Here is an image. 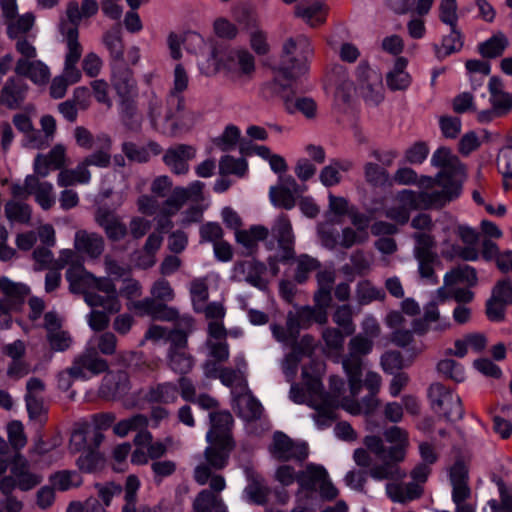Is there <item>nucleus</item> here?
Wrapping results in <instances>:
<instances>
[{
  "label": "nucleus",
  "mask_w": 512,
  "mask_h": 512,
  "mask_svg": "<svg viewBox=\"0 0 512 512\" xmlns=\"http://www.w3.org/2000/svg\"><path fill=\"white\" fill-rule=\"evenodd\" d=\"M431 165L441 168V171L434 179H425L442 189L431 192L402 190L400 199L411 209H440L461 195L465 171L458 157L452 155L449 148L439 147L431 157Z\"/></svg>",
  "instance_id": "1"
},
{
  "label": "nucleus",
  "mask_w": 512,
  "mask_h": 512,
  "mask_svg": "<svg viewBox=\"0 0 512 512\" xmlns=\"http://www.w3.org/2000/svg\"><path fill=\"white\" fill-rule=\"evenodd\" d=\"M313 55V48L308 37L297 35L290 37L282 45V51L277 67L282 77L289 81H297L309 70V59Z\"/></svg>",
  "instance_id": "2"
},
{
  "label": "nucleus",
  "mask_w": 512,
  "mask_h": 512,
  "mask_svg": "<svg viewBox=\"0 0 512 512\" xmlns=\"http://www.w3.org/2000/svg\"><path fill=\"white\" fill-rule=\"evenodd\" d=\"M189 78L182 64L174 69L173 88L166 99L165 126L162 134L173 137L180 129L181 114L185 108V99L181 95L188 87Z\"/></svg>",
  "instance_id": "3"
},
{
  "label": "nucleus",
  "mask_w": 512,
  "mask_h": 512,
  "mask_svg": "<svg viewBox=\"0 0 512 512\" xmlns=\"http://www.w3.org/2000/svg\"><path fill=\"white\" fill-rule=\"evenodd\" d=\"M384 437L391 444L389 448H386L382 438L376 435H367L363 443L367 450L380 460L389 458L403 461L409 444L407 433L398 426H392L384 431Z\"/></svg>",
  "instance_id": "4"
},
{
  "label": "nucleus",
  "mask_w": 512,
  "mask_h": 512,
  "mask_svg": "<svg viewBox=\"0 0 512 512\" xmlns=\"http://www.w3.org/2000/svg\"><path fill=\"white\" fill-rule=\"evenodd\" d=\"M272 237L278 243V252L275 257L268 258V265L273 275L279 273L278 262L288 263L296 257L294 250L295 236L292 224L286 214H280L271 227Z\"/></svg>",
  "instance_id": "5"
},
{
  "label": "nucleus",
  "mask_w": 512,
  "mask_h": 512,
  "mask_svg": "<svg viewBox=\"0 0 512 512\" xmlns=\"http://www.w3.org/2000/svg\"><path fill=\"white\" fill-rule=\"evenodd\" d=\"M373 347L372 341L362 335L353 337L349 342V355L342 360L343 369L347 375L350 393L358 395L362 389V359L361 355L368 354Z\"/></svg>",
  "instance_id": "6"
},
{
  "label": "nucleus",
  "mask_w": 512,
  "mask_h": 512,
  "mask_svg": "<svg viewBox=\"0 0 512 512\" xmlns=\"http://www.w3.org/2000/svg\"><path fill=\"white\" fill-rule=\"evenodd\" d=\"M428 398L434 411L441 413L447 421L461 420L464 409L461 398L441 383H433L428 390Z\"/></svg>",
  "instance_id": "7"
},
{
  "label": "nucleus",
  "mask_w": 512,
  "mask_h": 512,
  "mask_svg": "<svg viewBox=\"0 0 512 512\" xmlns=\"http://www.w3.org/2000/svg\"><path fill=\"white\" fill-rule=\"evenodd\" d=\"M271 456L280 462L295 461L302 463L309 454V448L304 441H294L281 431L273 434L272 443L269 446Z\"/></svg>",
  "instance_id": "8"
},
{
  "label": "nucleus",
  "mask_w": 512,
  "mask_h": 512,
  "mask_svg": "<svg viewBox=\"0 0 512 512\" xmlns=\"http://www.w3.org/2000/svg\"><path fill=\"white\" fill-rule=\"evenodd\" d=\"M109 370L108 361L99 355L95 347H86L83 352L77 355L69 373L73 379L87 380L91 376H98Z\"/></svg>",
  "instance_id": "9"
},
{
  "label": "nucleus",
  "mask_w": 512,
  "mask_h": 512,
  "mask_svg": "<svg viewBox=\"0 0 512 512\" xmlns=\"http://www.w3.org/2000/svg\"><path fill=\"white\" fill-rule=\"evenodd\" d=\"M291 88L290 83H282L277 78L267 82L263 86V91L270 95H279L285 104L286 111L289 114L300 112L306 118L312 119L317 113V104L311 97H298L294 101L286 95V91Z\"/></svg>",
  "instance_id": "10"
},
{
  "label": "nucleus",
  "mask_w": 512,
  "mask_h": 512,
  "mask_svg": "<svg viewBox=\"0 0 512 512\" xmlns=\"http://www.w3.org/2000/svg\"><path fill=\"white\" fill-rule=\"evenodd\" d=\"M361 96L368 103L378 105L383 100L382 76L373 70L367 62H361L356 69Z\"/></svg>",
  "instance_id": "11"
},
{
  "label": "nucleus",
  "mask_w": 512,
  "mask_h": 512,
  "mask_svg": "<svg viewBox=\"0 0 512 512\" xmlns=\"http://www.w3.org/2000/svg\"><path fill=\"white\" fill-rule=\"evenodd\" d=\"M103 377L99 395L106 400H115L128 394L130 390V380L128 373L123 370L105 372Z\"/></svg>",
  "instance_id": "12"
},
{
  "label": "nucleus",
  "mask_w": 512,
  "mask_h": 512,
  "mask_svg": "<svg viewBox=\"0 0 512 512\" xmlns=\"http://www.w3.org/2000/svg\"><path fill=\"white\" fill-rule=\"evenodd\" d=\"M327 321V312L317 307L303 306L297 311H289L287 314V326L294 333H300L301 329H307L313 323L324 324Z\"/></svg>",
  "instance_id": "13"
},
{
  "label": "nucleus",
  "mask_w": 512,
  "mask_h": 512,
  "mask_svg": "<svg viewBox=\"0 0 512 512\" xmlns=\"http://www.w3.org/2000/svg\"><path fill=\"white\" fill-rule=\"evenodd\" d=\"M196 155V149L188 144H177L166 150L163 161L176 175H184L189 171V160Z\"/></svg>",
  "instance_id": "14"
},
{
  "label": "nucleus",
  "mask_w": 512,
  "mask_h": 512,
  "mask_svg": "<svg viewBox=\"0 0 512 512\" xmlns=\"http://www.w3.org/2000/svg\"><path fill=\"white\" fill-rule=\"evenodd\" d=\"M209 418L211 426L206 434L207 442H235L231 433L234 420L229 411L211 412Z\"/></svg>",
  "instance_id": "15"
},
{
  "label": "nucleus",
  "mask_w": 512,
  "mask_h": 512,
  "mask_svg": "<svg viewBox=\"0 0 512 512\" xmlns=\"http://www.w3.org/2000/svg\"><path fill=\"white\" fill-rule=\"evenodd\" d=\"M29 90L28 84L21 78L9 77L0 92L2 105L9 110H17L25 102Z\"/></svg>",
  "instance_id": "16"
},
{
  "label": "nucleus",
  "mask_w": 512,
  "mask_h": 512,
  "mask_svg": "<svg viewBox=\"0 0 512 512\" xmlns=\"http://www.w3.org/2000/svg\"><path fill=\"white\" fill-rule=\"evenodd\" d=\"M387 497L394 503L407 504L420 499L424 494V487L420 483L401 481L388 482L385 486Z\"/></svg>",
  "instance_id": "17"
},
{
  "label": "nucleus",
  "mask_w": 512,
  "mask_h": 512,
  "mask_svg": "<svg viewBox=\"0 0 512 512\" xmlns=\"http://www.w3.org/2000/svg\"><path fill=\"white\" fill-rule=\"evenodd\" d=\"M267 270L266 265L256 259L238 261L234 265V271L244 277V280L259 290H266L268 282L263 278Z\"/></svg>",
  "instance_id": "18"
},
{
  "label": "nucleus",
  "mask_w": 512,
  "mask_h": 512,
  "mask_svg": "<svg viewBox=\"0 0 512 512\" xmlns=\"http://www.w3.org/2000/svg\"><path fill=\"white\" fill-rule=\"evenodd\" d=\"M324 478H327V471L323 466L313 463L308 464L304 470L297 473V483L299 485L297 495L305 492V496L310 497L317 492Z\"/></svg>",
  "instance_id": "19"
},
{
  "label": "nucleus",
  "mask_w": 512,
  "mask_h": 512,
  "mask_svg": "<svg viewBox=\"0 0 512 512\" xmlns=\"http://www.w3.org/2000/svg\"><path fill=\"white\" fill-rule=\"evenodd\" d=\"M95 220L104 229L108 239L113 242L124 239L128 233L127 226L114 212L107 208H99Z\"/></svg>",
  "instance_id": "20"
},
{
  "label": "nucleus",
  "mask_w": 512,
  "mask_h": 512,
  "mask_svg": "<svg viewBox=\"0 0 512 512\" xmlns=\"http://www.w3.org/2000/svg\"><path fill=\"white\" fill-rule=\"evenodd\" d=\"M134 308L160 321H174L179 316L177 309L167 306L165 302H158L149 297L136 301Z\"/></svg>",
  "instance_id": "21"
},
{
  "label": "nucleus",
  "mask_w": 512,
  "mask_h": 512,
  "mask_svg": "<svg viewBox=\"0 0 512 512\" xmlns=\"http://www.w3.org/2000/svg\"><path fill=\"white\" fill-rule=\"evenodd\" d=\"M111 81L118 97H126L135 93L136 80L133 71L124 62L112 64Z\"/></svg>",
  "instance_id": "22"
},
{
  "label": "nucleus",
  "mask_w": 512,
  "mask_h": 512,
  "mask_svg": "<svg viewBox=\"0 0 512 512\" xmlns=\"http://www.w3.org/2000/svg\"><path fill=\"white\" fill-rule=\"evenodd\" d=\"M14 71L18 76L29 78L36 84H45L50 77L48 66L40 60L18 59Z\"/></svg>",
  "instance_id": "23"
},
{
  "label": "nucleus",
  "mask_w": 512,
  "mask_h": 512,
  "mask_svg": "<svg viewBox=\"0 0 512 512\" xmlns=\"http://www.w3.org/2000/svg\"><path fill=\"white\" fill-rule=\"evenodd\" d=\"M74 247L77 252L86 254L91 258L99 257L104 250L103 237L97 233L79 230L75 233Z\"/></svg>",
  "instance_id": "24"
},
{
  "label": "nucleus",
  "mask_w": 512,
  "mask_h": 512,
  "mask_svg": "<svg viewBox=\"0 0 512 512\" xmlns=\"http://www.w3.org/2000/svg\"><path fill=\"white\" fill-rule=\"evenodd\" d=\"M449 481L452 486V497L460 499L466 494H471L469 487V470L463 460H456L450 467Z\"/></svg>",
  "instance_id": "25"
},
{
  "label": "nucleus",
  "mask_w": 512,
  "mask_h": 512,
  "mask_svg": "<svg viewBox=\"0 0 512 512\" xmlns=\"http://www.w3.org/2000/svg\"><path fill=\"white\" fill-rule=\"evenodd\" d=\"M208 443L209 446L206 447L204 456L209 466L216 470L225 468L228 464L230 453L235 447V442L226 443L214 440Z\"/></svg>",
  "instance_id": "26"
},
{
  "label": "nucleus",
  "mask_w": 512,
  "mask_h": 512,
  "mask_svg": "<svg viewBox=\"0 0 512 512\" xmlns=\"http://www.w3.org/2000/svg\"><path fill=\"white\" fill-rule=\"evenodd\" d=\"M381 464L374 465L369 469V476L376 481L389 480L391 482L402 481L407 473L400 468L401 461L386 458Z\"/></svg>",
  "instance_id": "27"
},
{
  "label": "nucleus",
  "mask_w": 512,
  "mask_h": 512,
  "mask_svg": "<svg viewBox=\"0 0 512 512\" xmlns=\"http://www.w3.org/2000/svg\"><path fill=\"white\" fill-rule=\"evenodd\" d=\"M224 66L229 71L238 68L241 74L249 75L255 71V59L246 49L231 50L224 60Z\"/></svg>",
  "instance_id": "28"
},
{
  "label": "nucleus",
  "mask_w": 512,
  "mask_h": 512,
  "mask_svg": "<svg viewBox=\"0 0 512 512\" xmlns=\"http://www.w3.org/2000/svg\"><path fill=\"white\" fill-rule=\"evenodd\" d=\"M119 99V116L123 125L131 131H137L141 127V120L137 113L138 109L134 94L119 97Z\"/></svg>",
  "instance_id": "29"
},
{
  "label": "nucleus",
  "mask_w": 512,
  "mask_h": 512,
  "mask_svg": "<svg viewBox=\"0 0 512 512\" xmlns=\"http://www.w3.org/2000/svg\"><path fill=\"white\" fill-rule=\"evenodd\" d=\"M407 60L404 57H398L394 63L393 69L386 75V83L390 90H406L411 84V77L405 71Z\"/></svg>",
  "instance_id": "30"
},
{
  "label": "nucleus",
  "mask_w": 512,
  "mask_h": 512,
  "mask_svg": "<svg viewBox=\"0 0 512 512\" xmlns=\"http://www.w3.org/2000/svg\"><path fill=\"white\" fill-rule=\"evenodd\" d=\"M464 45V36L458 26L450 27V33L442 38L441 45L435 44L434 50L438 59L459 52Z\"/></svg>",
  "instance_id": "31"
},
{
  "label": "nucleus",
  "mask_w": 512,
  "mask_h": 512,
  "mask_svg": "<svg viewBox=\"0 0 512 512\" xmlns=\"http://www.w3.org/2000/svg\"><path fill=\"white\" fill-rule=\"evenodd\" d=\"M377 394L368 393L361 401H357L351 394V397H343L341 407L352 415L371 414L377 408L379 401L376 397ZM357 395H355L356 397Z\"/></svg>",
  "instance_id": "32"
},
{
  "label": "nucleus",
  "mask_w": 512,
  "mask_h": 512,
  "mask_svg": "<svg viewBox=\"0 0 512 512\" xmlns=\"http://www.w3.org/2000/svg\"><path fill=\"white\" fill-rule=\"evenodd\" d=\"M268 234L269 230L265 226L253 225L249 230H237L235 238L237 243L241 244L251 254L256 250L258 241L265 240Z\"/></svg>",
  "instance_id": "33"
},
{
  "label": "nucleus",
  "mask_w": 512,
  "mask_h": 512,
  "mask_svg": "<svg viewBox=\"0 0 512 512\" xmlns=\"http://www.w3.org/2000/svg\"><path fill=\"white\" fill-rule=\"evenodd\" d=\"M61 33L65 37L67 53L65 56V65L73 67L76 65L82 55V46L78 40L79 31L77 27H61Z\"/></svg>",
  "instance_id": "34"
},
{
  "label": "nucleus",
  "mask_w": 512,
  "mask_h": 512,
  "mask_svg": "<svg viewBox=\"0 0 512 512\" xmlns=\"http://www.w3.org/2000/svg\"><path fill=\"white\" fill-rule=\"evenodd\" d=\"M508 44V38L502 32H498L479 43L477 48L483 58L493 59L502 56Z\"/></svg>",
  "instance_id": "35"
},
{
  "label": "nucleus",
  "mask_w": 512,
  "mask_h": 512,
  "mask_svg": "<svg viewBox=\"0 0 512 512\" xmlns=\"http://www.w3.org/2000/svg\"><path fill=\"white\" fill-rule=\"evenodd\" d=\"M85 302L92 308L101 307L104 311L114 314L118 313L122 308L119 295H107L96 293L95 291L85 293Z\"/></svg>",
  "instance_id": "36"
},
{
  "label": "nucleus",
  "mask_w": 512,
  "mask_h": 512,
  "mask_svg": "<svg viewBox=\"0 0 512 512\" xmlns=\"http://www.w3.org/2000/svg\"><path fill=\"white\" fill-rule=\"evenodd\" d=\"M167 362L169 368L180 376L189 374L195 365L194 357L186 350H168Z\"/></svg>",
  "instance_id": "37"
},
{
  "label": "nucleus",
  "mask_w": 512,
  "mask_h": 512,
  "mask_svg": "<svg viewBox=\"0 0 512 512\" xmlns=\"http://www.w3.org/2000/svg\"><path fill=\"white\" fill-rule=\"evenodd\" d=\"M364 178L367 184L373 188H384L390 186L389 172L375 162H367L364 164Z\"/></svg>",
  "instance_id": "38"
},
{
  "label": "nucleus",
  "mask_w": 512,
  "mask_h": 512,
  "mask_svg": "<svg viewBox=\"0 0 512 512\" xmlns=\"http://www.w3.org/2000/svg\"><path fill=\"white\" fill-rule=\"evenodd\" d=\"M103 43L108 49L113 63L124 62V45L119 27H113L103 35Z\"/></svg>",
  "instance_id": "39"
},
{
  "label": "nucleus",
  "mask_w": 512,
  "mask_h": 512,
  "mask_svg": "<svg viewBox=\"0 0 512 512\" xmlns=\"http://www.w3.org/2000/svg\"><path fill=\"white\" fill-rule=\"evenodd\" d=\"M0 290L6 296L4 299L12 301L13 307L22 304L29 293L26 285L15 283L5 276L0 277Z\"/></svg>",
  "instance_id": "40"
},
{
  "label": "nucleus",
  "mask_w": 512,
  "mask_h": 512,
  "mask_svg": "<svg viewBox=\"0 0 512 512\" xmlns=\"http://www.w3.org/2000/svg\"><path fill=\"white\" fill-rule=\"evenodd\" d=\"M356 299L359 305H368L375 300H384L385 292L377 288L368 280L358 282L356 286Z\"/></svg>",
  "instance_id": "41"
},
{
  "label": "nucleus",
  "mask_w": 512,
  "mask_h": 512,
  "mask_svg": "<svg viewBox=\"0 0 512 512\" xmlns=\"http://www.w3.org/2000/svg\"><path fill=\"white\" fill-rule=\"evenodd\" d=\"M4 212L10 222L27 224L31 220V206L23 202L8 201L4 206Z\"/></svg>",
  "instance_id": "42"
},
{
  "label": "nucleus",
  "mask_w": 512,
  "mask_h": 512,
  "mask_svg": "<svg viewBox=\"0 0 512 512\" xmlns=\"http://www.w3.org/2000/svg\"><path fill=\"white\" fill-rule=\"evenodd\" d=\"M177 395V385L172 382H164L149 390L148 400L156 403H172L177 399Z\"/></svg>",
  "instance_id": "43"
},
{
  "label": "nucleus",
  "mask_w": 512,
  "mask_h": 512,
  "mask_svg": "<svg viewBox=\"0 0 512 512\" xmlns=\"http://www.w3.org/2000/svg\"><path fill=\"white\" fill-rule=\"evenodd\" d=\"M498 170L505 189H512V145L502 148L497 156Z\"/></svg>",
  "instance_id": "44"
},
{
  "label": "nucleus",
  "mask_w": 512,
  "mask_h": 512,
  "mask_svg": "<svg viewBox=\"0 0 512 512\" xmlns=\"http://www.w3.org/2000/svg\"><path fill=\"white\" fill-rule=\"evenodd\" d=\"M310 407L315 410L312 418L319 429L330 427L336 420L334 408L326 400L320 404H310Z\"/></svg>",
  "instance_id": "45"
},
{
  "label": "nucleus",
  "mask_w": 512,
  "mask_h": 512,
  "mask_svg": "<svg viewBox=\"0 0 512 512\" xmlns=\"http://www.w3.org/2000/svg\"><path fill=\"white\" fill-rule=\"evenodd\" d=\"M148 423L149 420L145 415L135 414L116 423L113 427V432L119 437H125L130 431L147 428Z\"/></svg>",
  "instance_id": "46"
},
{
  "label": "nucleus",
  "mask_w": 512,
  "mask_h": 512,
  "mask_svg": "<svg viewBox=\"0 0 512 512\" xmlns=\"http://www.w3.org/2000/svg\"><path fill=\"white\" fill-rule=\"evenodd\" d=\"M35 22V16L32 13L21 15L15 21H10L7 25V35L10 39L25 37L32 29Z\"/></svg>",
  "instance_id": "47"
},
{
  "label": "nucleus",
  "mask_w": 512,
  "mask_h": 512,
  "mask_svg": "<svg viewBox=\"0 0 512 512\" xmlns=\"http://www.w3.org/2000/svg\"><path fill=\"white\" fill-rule=\"evenodd\" d=\"M144 96L146 97L147 116L150 120L151 126L162 133L165 122L161 127L158 125V120L162 115V100L153 90L146 92Z\"/></svg>",
  "instance_id": "48"
},
{
  "label": "nucleus",
  "mask_w": 512,
  "mask_h": 512,
  "mask_svg": "<svg viewBox=\"0 0 512 512\" xmlns=\"http://www.w3.org/2000/svg\"><path fill=\"white\" fill-rule=\"evenodd\" d=\"M324 10L325 6L323 3L315 2L307 7L297 6L296 14L305 19L310 26L316 27L325 21Z\"/></svg>",
  "instance_id": "49"
},
{
  "label": "nucleus",
  "mask_w": 512,
  "mask_h": 512,
  "mask_svg": "<svg viewBox=\"0 0 512 512\" xmlns=\"http://www.w3.org/2000/svg\"><path fill=\"white\" fill-rule=\"evenodd\" d=\"M248 165L244 158H234L230 155L221 157L219 161V173L221 175L235 174L242 177L247 171Z\"/></svg>",
  "instance_id": "50"
},
{
  "label": "nucleus",
  "mask_w": 512,
  "mask_h": 512,
  "mask_svg": "<svg viewBox=\"0 0 512 512\" xmlns=\"http://www.w3.org/2000/svg\"><path fill=\"white\" fill-rule=\"evenodd\" d=\"M188 200V190L182 187H176L172 194L165 200L161 210L162 214L173 216Z\"/></svg>",
  "instance_id": "51"
},
{
  "label": "nucleus",
  "mask_w": 512,
  "mask_h": 512,
  "mask_svg": "<svg viewBox=\"0 0 512 512\" xmlns=\"http://www.w3.org/2000/svg\"><path fill=\"white\" fill-rule=\"evenodd\" d=\"M295 193L288 191V189H281L276 186L270 187L269 198L272 204L276 207L291 210L295 204Z\"/></svg>",
  "instance_id": "52"
},
{
  "label": "nucleus",
  "mask_w": 512,
  "mask_h": 512,
  "mask_svg": "<svg viewBox=\"0 0 512 512\" xmlns=\"http://www.w3.org/2000/svg\"><path fill=\"white\" fill-rule=\"evenodd\" d=\"M437 370L446 378H449L457 383L463 382L465 379V372L463 366L453 359H443L438 362Z\"/></svg>",
  "instance_id": "53"
},
{
  "label": "nucleus",
  "mask_w": 512,
  "mask_h": 512,
  "mask_svg": "<svg viewBox=\"0 0 512 512\" xmlns=\"http://www.w3.org/2000/svg\"><path fill=\"white\" fill-rule=\"evenodd\" d=\"M222 499L216 496L211 490H201L193 501L192 510L196 512H212Z\"/></svg>",
  "instance_id": "54"
},
{
  "label": "nucleus",
  "mask_w": 512,
  "mask_h": 512,
  "mask_svg": "<svg viewBox=\"0 0 512 512\" xmlns=\"http://www.w3.org/2000/svg\"><path fill=\"white\" fill-rule=\"evenodd\" d=\"M319 267L320 263L315 258H312L307 254L300 255L297 260V267L294 276L295 281L299 284L304 283L308 279L309 273Z\"/></svg>",
  "instance_id": "55"
},
{
  "label": "nucleus",
  "mask_w": 512,
  "mask_h": 512,
  "mask_svg": "<svg viewBox=\"0 0 512 512\" xmlns=\"http://www.w3.org/2000/svg\"><path fill=\"white\" fill-rule=\"evenodd\" d=\"M240 139V130L235 125H228L222 135L214 139V144L221 151L232 150Z\"/></svg>",
  "instance_id": "56"
},
{
  "label": "nucleus",
  "mask_w": 512,
  "mask_h": 512,
  "mask_svg": "<svg viewBox=\"0 0 512 512\" xmlns=\"http://www.w3.org/2000/svg\"><path fill=\"white\" fill-rule=\"evenodd\" d=\"M333 321L343 330L345 335H352L355 332L352 310L349 305L344 304L337 307L333 314Z\"/></svg>",
  "instance_id": "57"
},
{
  "label": "nucleus",
  "mask_w": 512,
  "mask_h": 512,
  "mask_svg": "<svg viewBox=\"0 0 512 512\" xmlns=\"http://www.w3.org/2000/svg\"><path fill=\"white\" fill-rule=\"evenodd\" d=\"M26 407L29 418L31 420H38L42 425L46 422L47 409L44 406L43 400L35 395H25Z\"/></svg>",
  "instance_id": "58"
},
{
  "label": "nucleus",
  "mask_w": 512,
  "mask_h": 512,
  "mask_svg": "<svg viewBox=\"0 0 512 512\" xmlns=\"http://www.w3.org/2000/svg\"><path fill=\"white\" fill-rule=\"evenodd\" d=\"M219 380L226 387H233L235 385L241 389L247 388L245 375L241 374L239 370H234L233 368H221L219 372Z\"/></svg>",
  "instance_id": "59"
},
{
  "label": "nucleus",
  "mask_w": 512,
  "mask_h": 512,
  "mask_svg": "<svg viewBox=\"0 0 512 512\" xmlns=\"http://www.w3.org/2000/svg\"><path fill=\"white\" fill-rule=\"evenodd\" d=\"M35 201L43 210H49L55 204V196L53 195V185L44 181L38 185L34 193Z\"/></svg>",
  "instance_id": "60"
},
{
  "label": "nucleus",
  "mask_w": 512,
  "mask_h": 512,
  "mask_svg": "<svg viewBox=\"0 0 512 512\" xmlns=\"http://www.w3.org/2000/svg\"><path fill=\"white\" fill-rule=\"evenodd\" d=\"M47 341L53 351L64 352L70 348L73 340L69 332L59 329L47 333Z\"/></svg>",
  "instance_id": "61"
},
{
  "label": "nucleus",
  "mask_w": 512,
  "mask_h": 512,
  "mask_svg": "<svg viewBox=\"0 0 512 512\" xmlns=\"http://www.w3.org/2000/svg\"><path fill=\"white\" fill-rule=\"evenodd\" d=\"M245 494L248 497V500L256 505H265L267 503V497H268V489L262 485V483L257 480L253 479L251 483L247 485V487L244 490Z\"/></svg>",
  "instance_id": "62"
},
{
  "label": "nucleus",
  "mask_w": 512,
  "mask_h": 512,
  "mask_svg": "<svg viewBox=\"0 0 512 512\" xmlns=\"http://www.w3.org/2000/svg\"><path fill=\"white\" fill-rule=\"evenodd\" d=\"M121 149H122L123 154L130 161L138 162V163H146L150 159V154H149L148 150L145 147L139 146L134 142H129V141L123 142Z\"/></svg>",
  "instance_id": "63"
},
{
  "label": "nucleus",
  "mask_w": 512,
  "mask_h": 512,
  "mask_svg": "<svg viewBox=\"0 0 512 512\" xmlns=\"http://www.w3.org/2000/svg\"><path fill=\"white\" fill-rule=\"evenodd\" d=\"M439 12V18L442 23L450 27H455L457 25L458 14L456 0H441Z\"/></svg>",
  "instance_id": "64"
}]
</instances>
